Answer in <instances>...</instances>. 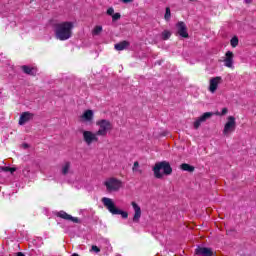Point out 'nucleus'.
Masks as SVG:
<instances>
[{
  "mask_svg": "<svg viewBox=\"0 0 256 256\" xmlns=\"http://www.w3.org/2000/svg\"><path fill=\"white\" fill-rule=\"evenodd\" d=\"M189 1L193 2V1H195V0H189Z\"/></svg>",
  "mask_w": 256,
  "mask_h": 256,
  "instance_id": "obj_35",
  "label": "nucleus"
},
{
  "mask_svg": "<svg viewBox=\"0 0 256 256\" xmlns=\"http://www.w3.org/2000/svg\"><path fill=\"white\" fill-rule=\"evenodd\" d=\"M164 19L166 21H169L171 19V8L167 7L166 8V12H165V15H164Z\"/></svg>",
  "mask_w": 256,
  "mask_h": 256,
  "instance_id": "obj_23",
  "label": "nucleus"
},
{
  "mask_svg": "<svg viewBox=\"0 0 256 256\" xmlns=\"http://www.w3.org/2000/svg\"><path fill=\"white\" fill-rule=\"evenodd\" d=\"M161 35H162V39L164 41H167V39H169L171 37V31L164 30Z\"/></svg>",
  "mask_w": 256,
  "mask_h": 256,
  "instance_id": "obj_21",
  "label": "nucleus"
},
{
  "mask_svg": "<svg viewBox=\"0 0 256 256\" xmlns=\"http://www.w3.org/2000/svg\"><path fill=\"white\" fill-rule=\"evenodd\" d=\"M72 256H79L78 254H73Z\"/></svg>",
  "mask_w": 256,
  "mask_h": 256,
  "instance_id": "obj_34",
  "label": "nucleus"
},
{
  "mask_svg": "<svg viewBox=\"0 0 256 256\" xmlns=\"http://www.w3.org/2000/svg\"><path fill=\"white\" fill-rule=\"evenodd\" d=\"M181 169L182 171H188L189 173H193V171H195V168L189 164H182Z\"/></svg>",
  "mask_w": 256,
  "mask_h": 256,
  "instance_id": "obj_20",
  "label": "nucleus"
},
{
  "mask_svg": "<svg viewBox=\"0 0 256 256\" xmlns=\"http://www.w3.org/2000/svg\"><path fill=\"white\" fill-rule=\"evenodd\" d=\"M226 113H227V108H223L222 112L221 113L217 112L216 115H226Z\"/></svg>",
  "mask_w": 256,
  "mask_h": 256,
  "instance_id": "obj_30",
  "label": "nucleus"
},
{
  "mask_svg": "<svg viewBox=\"0 0 256 256\" xmlns=\"http://www.w3.org/2000/svg\"><path fill=\"white\" fill-rule=\"evenodd\" d=\"M196 255L213 256V250L211 248L199 247L196 249Z\"/></svg>",
  "mask_w": 256,
  "mask_h": 256,
  "instance_id": "obj_16",
  "label": "nucleus"
},
{
  "mask_svg": "<svg viewBox=\"0 0 256 256\" xmlns=\"http://www.w3.org/2000/svg\"><path fill=\"white\" fill-rule=\"evenodd\" d=\"M22 70L27 75H35L37 73V68H31L29 66H22Z\"/></svg>",
  "mask_w": 256,
  "mask_h": 256,
  "instance_id": "obj_18",
  "label": "nucleus"
},
{
  "mask_svg": "<svg viewBox=\"0 0 256 256\" xmlns=\"http://www.w3.org/2000/svg\"><path fill=\"white\" fill-rule=\"evenodd\" d=\"M211 117H213L212 112H205L202 116L195 119L193 123V128L198 129L199 127H201V123H205V121H207V119H211Z\"/></svg>",
  "mask_w": 256,
  "mask_h": 256,
  "instance_id": "obj_10",
  "label": "nucleus"
},
{
  "mask_svg": "<svg viewBox=\"0 0 256 256\" xmlns=\"http://www.w3.org/2000/svg\"><path fill=\"white\" fill-rule=\"evenodd\" d=\"M131 205L134 210L133 221L134 223H139V220L141 219V207L136 202H131Z\"/></svg>",
  "mask_w": 256,
  "mask_h": 256,
  "instance_id": "obj_12",
  "label": "nucleus"
},
{
  "mask_svg": "<svg viewBox=\"0 0 256 256\" xmlns=\"http://www.w3.org/2000/svg\"><path fill=\"white\" fill-rule=\"evenodd\" d=\"M57 217H60V219H65V221H72V223H79V218L73 217L65 211H60L56 214Z\"/></svg>",
  "mask_w": 256,
  "mask_h": 256,
  "instance_id": "obj_13",
  "label": "nucleus"
},
{
  "mask_svg": "<svg viewBox=\"0 0 256 256\" xmlns=\"http://www.w3.org/2000/svg\"><path fill=\"white\" fill-rule=\"evenodd\" d=\"M235 117L233 116H229L228 117V121L226 122L225 126H224V130H223V134L228 137V135H231V133H233V131H235Z\"/></svg>",
  "mask_w": 256,
  "mask_h": 256,
  "instance_id": "obj_8",
  "label": "nucleus"
},
{
  "mask_svg": "<svg viewBox=\"0 0 256 256\" xmlns=\"http://www.w3.org/2000/svg\"><path fill=\"white\" fill-rule=\"evenodd\" d=\"M103 31L102 26H95L94 29L92 30V35H99Z\"/></svg>",
  "mask_w": 256,
  "mask_h": 256,
  "instance_id": "obj_22",
  "label": "nucleus"
},
{
  "mask_svg": "<svg viewBox=\"0 0 256 256\" xmlns=\"http://www.w3.org/2000/svg\"><path fill=\"white\" fill-rule=\"evenodd\" d=\"M17 256H25V254H23L22 252H18Z\"/></svg>",
  "mask_w": 256,
  "mask_h": 256,
  "instance_id": "obj_32",
  "label": "nucleus"
},
{
  "mask_svg": "<svg viewBox=\"0 0 256 256\" xmlns=\"http://www.w3.org/2000/svg\"><path fill=\"white\" fill-rule=\"evenodd\" d=\"M82 136H83V141L88 146L93 145V143H99V134H97V132L84 130L82 132Z\"/></svg>",
  "mask_w": 256,
  "mask_h": 256,
  "instance_id": "obj_6",
  "label": "nucleus"
},
{
  "mask_svg": "<svg viewBox=\"0 0 256 256\" xmlns=\"http://www.w3.org/2000/svg\"><path fill=\"white\" fill-rule=\"evenodd\" d=\"M153 171L156 179H161L163 175H171V173H173V169L168 162L157 163L154 166Z\"/></svg>",
  "mask_w": 256,
  "mask_h": 256,
  "instance_id": "obj_3",
  "label": "nucleus"
},
{
  "mask_svg": "<svg viewBox=\"0 0 256 256\" xmlns=\"http://www.w3.org/2000/svg\"><path fill=\"white\" fill-rule=\"evenodd\" d=\"M132 170L134 173H142L141 169H139V162H134Z\"/></svg>",
  "mask_w": 256,
  "mask_h": 256,
  "instance_id": "obj_25",
  "label": "nucleus"
},
{
  "mask_svg": "<svg viewBox=\"0 0 256 256\" xmlns=\"http://www.w3.org/2000/svg\"><path fill=\"white\" fill-rule=\"evenodd\" d=\"M97 127H99L98 131L96 132L97 135L100 137L107 136V132L113 129V124L109 120L101 119L96 122Z\"/></svg>",
  "mask_w": 256,
  "mask_h": 256,
  "instance_id": "obj_5",
  "label": "nucleus"
},
{
  "mask_svg": "<svg viewBox=\"0 0 256 256\" xmlns=\"http://www.w3.org/2000/svg\"><path fill=\"white\" fill-rule=\"evenodd\" d=\"M127 47H129V42H127V41H122L120 43L115 44V46H114L116 51H123V50L127 49Z\"/></svg>",
  "mask_w": 256,
  "mask_h": 256,
  "instance_id": "obj_17",
  "label": "nucleus"
},
{
  "mask_svg": "<svg viewBox=\"0 0 256 256\" xmlns=\"http://www.w3.org/2000/svg\"><path fill=\"white\" fill-rule=\"evenodd\" d=\"M244 1H245V3L249 4V3H251V1H253V0H244Z\"/></svg>",
  "mask_w": 256,
  "mask_h": 256,
  "instance_id": "obj_33",
  "label": "nucleus"
},
{
  "mask_svg": "<svg viewBox=\"0 0 256 256\" xmlns=\"http://www.w3.org/2000/svg\"><path fill=\"white\" fill-rule=\"evenodd\" d=\"M1 171H4V172H10V173H15V171H16V169L15 168H11V167H9V166H3L2 168H1Z\"/></svg>",
  "mask_w": 256,
  "mask_h": 256,
  "instance_id": "obj_24",
  "label": "nucleus"
},
{
  "mask_svg": "<svg viewBox=\"0 0 256 256\" xmlns=\"http://www.w3.org/2000/svg\"><path fill=\"white\" fill-rule=\"evenodd\" d=\"M115 13V9H113V7L108 8L107 10V15H110L112 17V15Z\"/></svg>",
  "mask_w": 256,
  "mask_h": 256,
  "instance_id": "obj_28",
  "label": "nucleus"
},
{
  "mask_svg": "<svg viewBox=\"0 0 256 256\" xmlns=\"http://www.w3.org/2000/svg\"><path fill=\"white\" fill-rule=\"evenodd\" d=\"M222 78L220 76L211 78L209 81V91L210 93H215L217 91L219 85H221Z\"/></svg>",
  "mask_w": 256,
  "mask_h": 256,
  "instance_id": "obj_11",
  "label": "nucleus"
},
{
  "mask_svg": "<svg viewBox=\"0 0 256 256\" xmlns=\"http://www.w3.org/2000/svg\"><path fill=\"white\" fill-rule=\"evenodd\" d=\"M102 203L112 215H121L123 219H127V217H129V214L126 211L119 209L117 205H115V201H113V199L104 197L102 198Z\"/></svg>",
  "mask_w": 256,
  "mask_h": 256,
  "instance_id": "obj_2",
  "label": "nucleus"
},
{
  "mask_svg": "<svg viewBox=\"0 0 256 256\" xmlns=\"http://www.w3.org/2000/svg\"><path fill=\"white\" fill-rule=\"evenodd\" d=\"M95 119V112L93 110H85L79 117L80 123H85L86 125H91Z\"/></svg>",
  "mask_w": 256,
  "mask_h": 256,
  "instance_id": "obj_7",
  "label": "nucleus"
},
{
  "mask_svg": "<svg viewBox=\"0 0 256 256\" xmlns=\"http://www.w3.org/2000/svg\"><path fill=\"white\" fill-rule=\"evenodd\" d=\"M71 169V162L66 161L62 164V175H67L69 173V170Z\"/></svg>",
  "mask_w": 256,
  "mask_h": 256,
  "instance_id": "obj_19",
  "label": "nucleus"
},
{
  "mask_svg": "<svg viewBox=\"0 0 256 256\" xmlns=\"http://www.w3.org/2000/svg\"><path fill=\"white\" fill-rule=\"evenodd\" d=\"M121 19V14L120 13H114L112 15V21H119Z\"/></svg>",
  "mask_w": 256,
  "mask_h": 256,
  "instance_id": "obj_27",
  "label": "nucleus"
},
{
  "mask_svg": "<svg viewBox=\"0 0 256 256\" xmlns=\"http://www.w3.org/2000/svg\"><path fill=\"white\" fill-rule=\"evenodd\" d=\"M73 27H75V23L71 21H65L55 24L56 37L60 41H67V39H71L73 35Z\"/></svg>",
  "mask_w": 256,
  "mask_h": 256,
  "instance_id": "obj_1",
  "label": "nucleus"
},
{
  "mask_svg": "<svg viewBox=\"0 0 256 256\" xmlns=\"http://www.w3.org/2000/svg\"><path fill=\"white\" fill-rule=\"evenodd\" d=\"M177 29H178V35H180V37H184V38L189 37V34L187 33V27L185 26V23L179 22L177 24Z\"/></svg>",
  "mask_w": 256,
  "mask_h": 256,
  "instance_id": "obj_15",
  "label": "nucleus"
},
{
  "mask_svg": "<svg viewBox=\"0 0 256 256\" xmlns=\"http://www.w3.org/2000/svg\"><path fill=\"white\" fill-rule=\"evenodd\" d=\"M234 57L235 55L233 54V52L227 51L225 53V56L222 59L224 66L228 67V69H234V66H233V64L235 63V61L233 60Z\"/></svg>",
  "mask_w": 256,
  "mask_h": 256,
  "instance_id": "obj_9",
  "label": "nucleus"
},
{
  "mask_svg": "<svg viewBox=\"0 0 256 256\" xmlns=\"http://www.w3.org/2000/svg\"><path fill=\"white\" fill-rule=\"evenodd\" d=\"M91 251H94V253H99L101 251V249H99V247L93 245L91 248Z\"/></svg>",
  "mask_w": 256,
  "mask_h": 256,
  "instance_id": "obj_29",
  "label": "nucleus"
},
{
  "mask_svg": "<svg viewBox=\"0 0 256 256\" xmlns=\"http://www.w3.org/2000/svg\"><path fill=\"white\" fill-rule=\"evenodd\" d=\"M121 1L122 3H133V0H119Z\"/></svg>",
  "mask_w": 256,
  "mask_h": 256,
  "instance_id": "obj_31",
  "label": "nucleus"
},
{
  "mask_svg": "<svg viewBox=\"0 0 256 256\" xmlns=\"http://www.w3.org/2000/svg\"><path fill=\"white\" fill-rule=\"evenodd\" d=\"M104 185L109 193H117V191L123 189V181L115 177L106 179Z\"/></svg>",
  "mask_w": 256,
  "mask_h": 256,
  "instance_id": "obj_4",
  "label": "nucleus"
},
{
  "mask_svg": "<svg viewBox=\"0 0 256 256\" xmlns=\"http://www.w3.org/2000/svg\"><path fill=\"white\" fill-rule=\"evenodd\" d=\"M232 47H237L239 45V39L237 37H233L230 41Z\"/></svg>",
  "mask_w": 256,
  "mask_h": 256,
  "instance_id": "obj_26",
  "label": "nucleus"
},
{
  "mask_svg": "<svg viewBox=\"0 0 256 256\" xmlns=\"http://www.w3.org/2000/svg\"><path fill=\"white\" fill-rule=\"evenodd\" d=\"M31 119H33V114L30 112H24L20 116L19 125H25V123H29Z\"/></svg>",
  "mask_w": 256,
  "mask_h": 256,
  "instance_id": "obj_14",
  "label": "nucleus"
}]
</instances>
